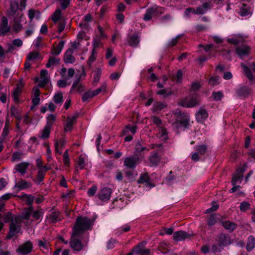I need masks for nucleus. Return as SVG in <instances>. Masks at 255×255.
Segmentation results:
<instances>
[{
  "instance_id": "28",
  "label": "nucleus",
  "mask_w": 255,
  "mask_h": 255,
  "mask_svg": "<svg viewBox=\"0 0 255 255\" xmlns=\"http://www.w3.org/2000/svg\"><path fill=\"white\" fill-rule=\"evenodd\" d=\"M64 42L61 41L56 47H53L52 50V53L55 55H59L64 47Z\"/></svg>"
},
{
  "instance_id": "12",
  "label": "nucleus",
  "mask_w": 255,
  "mask_h": 255,
  "mask_svg": "<svg viewBox=\"0 0 255 255\" xmlns=\"http://www.w3.org/2000/svg\"><path fill=\"white\" fill-rule=\"evenodd\" d=\"M23 16L22 13H17L14 19V23L12 26V28L17 32L20 31L23 27L22 25L20 23V22L22 21L21 19Z\"/></svg>"
},
{
  "instance_id": "49",
  "label": "nucleus",
  "mask_w": 255,
  "mask_h": 255,
  "mask_svg": "<svg viewBox=\"0 0 255 255\" xmlns=\"http://www.w3.org/2000/svg\"><path fill=\"white\" fill-rule=\"evenodd\" d=\"M55 121V116L51 114L47 117V123L46 126L51 128Z\"/></svg>"
},
{
  "instance_id": "11",
  "label": "nucleus",
  "mask_w": 255,
  "mask_h": 255,
  "mask_svg": "<svg viewBox=\"0 0 255 255\" xmlns=\"http://www.w3.org/2000/svg\"><path fill=\"white\" fill-rule=\"evenodd\" d=\"M40 79L39 87H43L49 82L50 79L47 70H42L40 71Z\"/></svg>"
},
{
  "instance_id": "59",
  "label": "nucleus",
  "mask_w": 255,
  "mask_h": 255,
  "mask_svg": "<svg viewBox=\"0 0 255 255\" xmlns=\"http://www.w3.org/2000/svg\"><path fill=\"white\" fill-rule=\"evenodd\" d=\"M3 221L5 223L9 222L10 221L12 222L13 221H14V219H12V214L10 213H7L5 214L3 216ZM12 222H11V223Z\"/></svg>"
},
{
  "instance_id": "39",
  "label": "nucleus",
  "mask_w": 255,
  "mask_h": 255,
  "mask_svg": "<svg viewBox=\"0 0 255 255\" xmlns=\"http://www.w3.org/2000/svg\"><path fill=\"white\" fill-rule=\"evenodd\" d=\"M61 11L59 8L57 9L51 15V19L54 23L57 22L61 18Z\"/></svg>"
},
{
  "instance_id": "41",
  "label": "nucleus",
  "mask_w": 255,
  "mask_h": 255,
  "mask_svg": "<svg viewBox=\"0 0 255 255\" xmlns=\"http://www.w3.org/2000/svg\"><path fill=\"white\" fill-rule=\"evenodd\" d=\"M32 217L35 220H41L43 217V212L42 210L32 211Z\"/></svg>"
},
{
  "instance_id": "57",
  "label": "nucleus",
  "mask_w": 255,
  "mask_h": 255,
  "mask_svg": "<svg viewBox=\"0 0 255 255\" xmlns=\"http://www.w3.org/2000/svg\"><path fill=\"white\" fill-rule=\"evenodd\" d=\"M212 96L215 100L220 101L223 97V95L221 92L219 91L217 92H214L212 94Z\"/></svg>"
},
{
  "instance_id": "56",
  "label": "nucleus",
  "mask_w": 255,
  "mask_h": 255,
  "mask_svg": "<svg viewBox=\"0 0 255 255\" xmlns=\"http://www.w3.org/2000/svg\"><path fill=\"white\" fill-rule=\"evenodd\" d=\"M78 165L80 169H82L85 166V161L83 157L81 156H79L78 162Z\"/></svg>"
},
{
  "instance_id": "16",
  "label": "nucleus",
  "mask_w": 255,
  "mask_h": 255,
  "mask_svg": "<svg viewBox=\"0 0 255 255\" xmlns=\"http://www.w3.org/2000/svg\"><path fill=\"white\" fill-rule=\"evenodd\" d=\"M31 187V184L30 182L21 179L18 182L15 183L13 188L17 189L18 190H21Z\"/></svg>"
},
{
  "instance_id": "25",
  "label": "nucleus",
  "mask_w": 255,
  "mask_h": 255,
  "mask_svg": "<svg viewBox=\"0 0 255 255\" xmlns=\"http://www.w3.org/2000/svg\"><path fill=\"white\" fill-rule=\"evenodd\" d=\"M18 197L30 206H31L34 200V197L32 195L26 194L18 196Z\"/></svg>"
},
{
  "instance_id": "30",
  "label": "nucleus",
  "mask_w": 255,
  "mask_h": 255,
  "mask_svg": "<svg viewBox=\"0 0 255 255\" xmlns=\"http://www.w3.org/2000/svg\"><path fill=\"white\" fill-rule=\"evenodd\" d=\"M255 246V238L253 236H250L248 238L247 249L250 251L254 249Z\"/></svg>"
},
{
  "instance_id": "6",
  "label": "nucleus",
  "mask_w": 255,
  "mask_h": 255,
  "mask_svg": "<svg viewBox=\"0 0 255 255\" xmlns=\"http://www.w3.org/2000/svg\"><path fill=\"white\" fill-rule=\"evenodd\" d=\"M251 50V47L247 45H242L237 47L236 48L237 54L241 58L248 56L250 53Z\"/></svg>"
},
{
  "instance_id": "55",
  "label": "nucleus",
  "mask_w": 255,
  "mask_h": 255,
  "mask_svg": "<svg viewBox=\"0 0 255 255\" xmlns=\"http://www.w3.org/2000/svg\"><path fill=\"white\" fill-rule=\"evenodd\" d=\"M135 149V151L136 152H139L141 151H143L144 150H146V151L149 150L148 148H147L145 147L142 146L140 143H137L136 144Z\"/></svg>"
},
{
  "instance_id": "23",
  "label": "nucleus",
  "mask_w": 255,
  "mask_h": 255,
  "mask_svg": "<svg viewBox=\"0 0 255 255\" xmlns=\"http://www.w3.org/2000/svg\"><path fill=\"white\" fill-rule=\"evenodd\" d=\"M210 4L208 3L205 2L202 5L200 6L195 9V14H203L205 13L207 9L209 8Z\"/></svg>"
},
{
  "instance_id": "63",
  "label": "nucleus",
  "mask_w": 255,
  "mask_h": 255,
  "mask_svg": "<svg viewBox=\"0 0 255 255\" xmlns=\"http://www.w3.org/2000/svg\"><path fill=\"white\" fill-rule=\"evenodd\" d=\"M21 155L19 152H14L11 157V161L13 162L17 161L20 160Z\"/></svg>"
},
{
  "instance_id": "50",
  "label": "nucleus",
  "mask_w": 255,
  "mask_h": 255,
  "mask_svg": "<svg viewBox=\"0 0 255 255\" xmlns=\"http://www.w3.org/2000/svg\"><path fill=\"white\" fill-rule=\"evenodd\" d=\"M39 54L37 52H30L27 56L28 61H33L38 58Z\"/></svg>"
},
{
  "instance_id": "60",
  "label": "nucleus",
  "mask_w": 255,
  "mask_h": 255,
  "mask_svg": "<svg viewBox=\"0 0 255 255\" xmlns=\"http://www.w3.org/2000/svg\"><path fill=\"white\" fill-rule=\"evenodd\" d=\"M195 9L192 7L187 8L184 11V16L186 17H190V13H192L195 14Z\"/></svg>"
},
{
  "instance_id": "36",
  "label": "nucleus",
  "mask_w": 255,
  "mask_h": 255,
  "mask_svg": "<svg viewBox=\"0 0 255 255\" xmlns=\"http://www.w3.org/2000/svg\"><path fill=\"white\" fill-rule=\"evenodd\" d=\"M97 55V52L95 49H92V53L89 56L88 61L87 64L91 66L93 63L95 61Z\"/></svg>"
},
{
  "instance_id": "2",
  "label": "nucleus",
  "mask_w": 255,
  "mask_h": 255,
  "mask_svg": "<svg viewBox=\"0 0 255 255\" xmlns=\"http://www.w3.org/2000/svg\"><path fill=\"white\" fill-rule=\"evenodd\" d=\"M94 221L86 217H78L73 227V235L79 236L83 232L91 229Z\"/></svg>"
},
{
  "instance_id": "27",
  "label": "nucleus",
  "mask_w": 255,
  "mask_h": 255,
  "mask_svg": "<svg viewBox=\"0 0 255 255\" xmlns=\"http://www.w3.org/2000/svg\"><path fill=\"white\" fill-rule=\"evenodd\" d=\"M65 144V141L64 139H60L59 140H57L55 143V152L56 153H59V154H61L62 147L64 146Z\"/></svg>"
},
{
  "instance_id": "54",
  "label": "nucleus",
  "mask_w": 255,
  "mask_h": 255,
  "mask_svg": "<svg viewBox=\"0 0 255 255\" xmlns=\"http://www.w3.org/2000/svg\"><path fill=\"white\" fill-rule=\"evenodd\" d=\"M240 13L241 16H246L251 15L252 11L250 10H248L245 7H242L240 9Z\"/></svg>"
},
{
  "instance_id": "5",
  "label": "nucleus",
  "mask_w": 255,
  "mask_h": 255,
  "mask_svg": "<svg viewBox=\"0 0 255 255\" xmlns=\"http://www.w3.org/2000/svg\"><path fill=\"white\" fill-rule=\"evenodd\" d=\"M33 249V245L31 242L27 241L22 244L17 249L16 252L23 255H25L30 253Z\"/></svg>"
},
{
  "instance_id": "43",
  "label": "nucleus",
  "mask_w": 255,
  "mask_h": 255,
  "mask_svg": "<svg viewBox=\"0 0 255 255\" xmlns=\"http://www.w3.org/2000/svg\"><path fill=\"white\" fill-rule=\"evenodd\" d=\"M9 120L7 119L5 122V126L3 129V131L2 133V136L0 138H3L4 140H5V137L7 135L9 132Z\"/></svg>"
},
{
  "instance_id": "26",
  "label": "nucleus",
  "mask_w": 255,
  "mask_h": 255,
  "mask_svg": "<svg viewBox=\"0 0 255 255\" xmlns=\"http://www.w3.org/2000/svg\"><path fill=\"white\" fill-rule=\"evenodd\" d=\"M157 10V8L153 7L146 10V13L143 17V19L145 21L149 20L151 19L153 14Z\"/></svg>"
},
{
  "instance_id": "7",
  "label": "nucleus",
  "mask_w": 255,
  "mask_h": 255,
  "mask_svg": "<svg viewBox=\"0 0 255 255\" xmlns=\"http://www.w3.org/2000/svg\"><path fill=\"white\" fill-rule=\"evenodd\" d=\"M246 168V165H244L243 166L237 169L232 178L233 184H235V183H237L239 181L240 182H241L243 177V173L245 171Z\"/></svg>"
},
{
  "instance_id": "47",
  "label": "nucleus",
  "mask_w": 255,
  "mask_h": 255,
  "mask_svg": "<svg viewBox=\"0 0 255 255\" xmlns=\"http://www.w3.org/2000/svg\"><path fill=\"white\" fill-rule=\"evenodd\" d=\"M250 204L247 201H243L241 203L240 209L242 212H246L250 208Z\"/></svg>"
},
{
  "instance_id": "45",
  "label": "nucleus",
  "mask_w": 255,
  "mask_h": 255,
  "mask_svg": "<svg viewBox=\"0 0 255 255\" xmlns=\"http://www.w3.org/2000/svg\"><path fill=\"white\" fill-rule=\"evenodd\" d=\"M59 59L58 58L54 57H51L49 58L48 63L46 64V67L49 68L52 66L57 64L59 63Z\"/></svg>"
},
{
  "instance_id": "9",
  "label": "nucleus",
  "mask_w": 255,
  "mask_h": 255,
  "mask_svg": "<svg viewBox=\"0 0 255 255\" xmlns=\"http://www.w3.org/2000/svg\"><path fill=\"white\" fill-rule=\"evenodd\" d=\"M112 189L110 188L104 187L98 194L99 198L102 201H106L110 199Z\"/></svg>"
},
{
  "instance_id": "33",
  "label": "nucleus",
  "mask_w": 255,
  "mask_h": 255,
  "mask_svg": "<svg viewBox=\"0 0 255 255\" xmlns=\"http://www.w3.org/2000/svg\"><path fill=\"white\" fill-rule=\"evenodd\" d=\"M53 100L55 104L61 105L63 102V94L61 92L56 93L53 98Z\"/></svg>"
},
{
  "instance_id": "18",
  "label": "nucleus",
  "mask_w": 255,
  "mask_h": 255,
  "mask_svg": "<svg viewBox=\"0 0 255 255\" xmlns=\"http://www.w3.org/2000/svg\"><path fill=\"white\" fill-rule=\"evenodd\" d=\"M73 50L69 48L66 50L64 56V61L66 63H73L75 61V58L72 55Z\"/></svg>"
},
{
  "instance_id": "64",
  "label": "nucleus",
  "mask_w": 255,
  "mask_h": 255,
  "mask_svg": "<svg viewBox=\"0 0 255 255\" xmlns=\"http://www.w3.org/2000/svg\"><path fill=\"white\" fill-rule=\"evenodd\" d=\"M97 190V188L95 186H93L91 187H90L88 190V194L89 196H94Z\"/></svg>"
},
{
  "instance_id": "37",
  "label": "nucleus",
  "mask_w": 255,
  "mask_h": 255,
  "mask_svg": "<svg viewBox=\"0 0 255 255\" xmlns=\"http://www.w3.org/2000/svg\"><path fill=\"white\" fill-rule=\"evenodd\" d=\"M28 16L30 20L34 17L39 19L40 17V13L38 11L30 9L28 10Z\"/></svg>"
},
{
  "instance_id": "34",
  "label": "nucleus",
  "mask_w": 255,
  "mask_h": 255,
  "mask_svg": "<svg viewBox=\"0 0 255 255\" xmlns=\"http://www.w3.org/2000/svg\"><path fill=\"white\" fill-rule=\"evenodd\" d=\"M241 66L243 68L244 71L249 80H254V76L251 70L243 63H241Z\"/></svg>"
},
{
  "instance_id": "14",
  "label": "nucleus",
  "mask_w": 255,
  "mask_h": 255,
  "mask_svg": "<svg viewBox=\"0 0 255 255\" xmlns=\"http://www.w3.org/2000/svg\"><path fill=\"white\" fill-rule=\"evenodd\" d=\"M29 165V163L28 162H21L15 166L14 170H15V172H17L21 175H24L25 174L26 169Z\"/></svg>"
},
{
  "instance_id": "24",
  "label": "nucleus",
  "mask_w": 255,
  "mask_h": 255,
  "mask_svg": "<svg viewBox=\"0 0 255 255\" xmlns=\"http://www.w3.org/2000/svg\"><path fill=\"white\" fill-rule=\"evenodd\" d=\"M167 105L164 102H155L153 105L152 111L153 113H155L162 109L165 108Z\"/></svg>"
},
{
  "instance_id": "32",
  "label": "nucleus",
  "mask_w": 255,
  "mask_h": 255,
  "mask_svg": "<svg viewBox=\"0 0 255 255\" xmlns=\"http://www.w3.org/2000/svg\"><path fill=\"white\" fill-rule=\"evenodd\" d=\"M139 42V39L137 35L133 34L131 35L128 40V44L132 47H136Z\"/></svg>"
},
{
  "instance_id": "17",
  "label": "nucleus",
  "mask_w": 255,
  "mask_h": 255,
  "mask_svg": "<svg viewBox=\"0 0 255 255\" xmlns=\"http://www.w3.org/2000/svg\"><path fill=\"white\" fill-rule=\"evenodd\" d=\"M208 117L207 111L203 109H200L196 114V118L198 122H203Z\"/></svg>"
},
{
  "instance_id": "4",
  "label": "nucleus",
  "mask_w": 255,
  "mask_h": 255,
  "mask_svg": "<svg viewBox=\"0 0 255 255\" xmlns=\"http://www.w3.org/2000/svg\"><path fill=\"white\" fill-rule=\"evenodd\" d=\"M200 101L197 96L188 97L183 99L180 105L185 108H192L199 104Z\"/></svg>"
},
{
  "instance_id": "20",
  "label": "nucleus",
  "mask_w": 255,
  "mask_h": 255,
  "mask_svg": "<svg viewBox=\"0 0 255 255\" xmlns=\"http://www.w3.org/2000/svg\"><path fill=\"white\" fill-rule=\"evenodd\" d=\"M143 245L139 244L138 246L133 249V252L138 255H150V251L149 249H143Z\"/></svg>"
},
{
  "instance_id": "15",
  "label": "nucleus",
  "mask_w": 255,
  "mask_h": 255,
  "mask_svg": "<svg viewBox=\"0 0 255 255\" xmlns=\"http://www.w3.org/2000/svg\"><path fill=\"white\" fill-rule=\"evenodd\" d=\"M77 116L75 115L72 117L67 118L65 125H64V131L67 132L70 131L72 129L73 124L76 122Z\"/></svg>"
},
{
  "instance_id": "8",
  "label": "nucleus",
  "mask_w": 255,
  "mask_h": 255,
  "mask_svg": "<svg viewBox=\"0 0 255 255\" xmlns=\"http://www.w3.org/2000/svg\"><path fill=\"white\" fill-rule=\"evenodd\" d=\"M246 168V165H244L243 166L237 169L232 178L233 184H235V183H237L239 181L240 182H241L243 177V173L245 171Z\"/></svg>"
},
{
  "instance_id": "3",
  "label": "nucleus",
  "mask_w": 255,
  "mask_h": 255,
  "mask_svg": "<svg viewBox=\"0 0 255 255\" xmlns=\"http://www.w3.org/2000/svg\"><path fill=\"white\" fill-rule=\"evenodd\" d=\"M190 126V118L188 116H180L173 124V126L177 129H185Z\"/></svg>"
},
{
  "instance_id": "10",
  "label": "nucleus",
  "mask_w": 255,
  "mask_h": 255,
  "mask_svg": "<svg viewBox=\"0 0 255 255\" xmlns=\"http://www.w3.org/2000/svg\"><path fill=\"white\" fill-rule=\"evenodd\" d=\"M139 159V157L136 155L127 157L125 159L124 165L128 168H133L135 166Z\"/></svg>"
},
{
  "instance_id": "58",
  "label": "nucleus",
  "mask_w": 255,
  "mask_h": 255,
  "mask_svg": "<svg viewBox=\"0 0 255 255\" xmlns=\"http://www.w3.org/2000/svg\"><path fill=\"white\" fill-rule=\"evenodd\" d=\"M196 149L198 151V153L200 154H203L206 151L207 147L205 145H201L196 146Z\"/></svg>"
},
{
  "instance_id": "1",
  "label": "nucleus",
  "mask_w": 255,
  "mask_h": 255,
  "mask_svg": "<svg viewBox=\"0 0 255 255\" xmlns=\"http://www.w3.org/2000/svg\"><path fill=\"white\" fill-rule=\"evenodd\" d=\"M33 208L32 206L28 208H25L22 213L21 216H16L14 218V221L10 223L9 233L6 237L7 239H10L16 234L20 232L21 230V226L20 224L22 222V219L28 220L32 214Z\"/></svg>"
},
{
  "instance_id": "38",
  "label": "nucleus",
  "mask_w": 255,
  "mask_h": 255,
  "mask_svg": "<svg viewBox=\"0 0 255 255\" xmlns=\"http://www.w3.org/2000/svg\"><path fill=\"white\" fill-rule=\"evenodd\" d=\"M160 161V157L156 153L152 154L150 157V162L152 165H157Z\"/></svg>"
},
{
  "instance_id": "62",
  "label": "nucleus",
  "mask_w": 255,
  "mask_h": 255,
  "mask_svg": "<svg viewBox=\"0 0 255 255\" xmlns=\"http://www.w3.org/2000/svg\"><path fill=\"white\" fill-rule=\"evenodd\" d=\"M219 77L218 76L212 77L209 83L212 86H215L219 83Z\"/></svg>"
},
{
  "instance_id": "46",
  "label": "nucleus",
  "mask_w": 255,
  "mask_h": 255,
  "mask_svg": "<svg viewBox=\"0 0 255 255\" xmlns=\"http://www.w3.org/2000/svg\"><path fill=\"white\" fill-rule=\"evenodd\" d=\"M51 128H49L47 126H45L42 132V134L40 136L42 138H47L49 136V133L50 132Z\"/></svg>"
},
{
  "instance_id": "35",
  "label": "nucleus",
  "mask_w": 255,
  "mask_h": 255,
  "mask_svg": "<svg viewBox=\"0 0 255 255\" xmlns=\"http://www.w3.org/2000/svg\"><path fill=\"white\" fill-rule=\"evenodd\" d=\"M230 242L228 238L223 234L220 235L219 237V246L223 247L228 245Z\"/></svg>"
},
{
  "instance_id": "13",
  "label": "nucleus",
  "mask_w": 255,
  "mask_h": 255,
  "mask_svg": "<svg viewBox=\"0 0 255 255\" xmlns=\"http://www.w3.org/2000/svg\"><path fill=\"white\" fill-rule=\"evenodd\" d=\"M74 236H76L74 235L73 233L71 236V239L70 243V247L74 250L76 251H79L83 249V246L82 245L81 242L79 240L74 238Z\"/></svg>"
},
{
  "instance_id": "61",
  "label": "nucleus",
  "mask_w": 255,
  "mask_h": 255,
  "mask_svg": "<svg viewBox=\"0 0 255 255\" xmlns=\"http://www.w3.org/2000/svg\"><path fill=\"white\" fill-rule=\"evenodd\" d=\"M106 87H107L106 85V84H103L100 87L98 88L96 90L92 91L94 96L98 95L102 91L105 90L106 89Z\"/></svg>"
},
{
  "instance_id": "31",
  "label": "nucleus",
  "mask_w": 255,
  "mask_h": 255,
  "mask_svg": "<svg viewBox=\"0 0 255 255\" xmlns=\"http://www.w3.org/2000/svg\"><path fill=\"white\" fill-rule=\"evenodd\" d=\"M227 41L234 45H238L239 43L242 42L243 38L239 35L234 36L227 39Z\"/></svg>"
},
{
  "instance_id": "40",
  "label": "nucleus",
  "mask_w": 255,
  "mask_h": 255,
  "mask_svg": "<svg viewBox=\"0 0 255 255\" xmlns=\"http://www.w3.org/2000/svg\"><path fill=\"white\" fill-rule=\"evenodd\" d=\"M102 74V70L100 68H97L95 70L93 79V84H97L100 80V77Z\"/></svg>"
},
{
  "instance_id": "44",
  "label": "nucleus",
  "mask_w": 255,
  "mask_h": 255,
  "mask_svg": "<svg viewBox=\"0 0 255 255\" xmlns=\"http://www.w3.org/2000/svg\"><path fill=\"white\" fill-rule=\"evenodd\" d=\"M151 120L152 123L158 128L163 126L161 120L158 117L155 116H151Z\"/></svg>"
},
{
  "instance_id": "21",
  "label": "nucleus",
  "mask_w": 255,
  "mask_h": 255,
  "mask_svg": "<svg viewBox=\"0 0 255 255\" xmlns=\"http://www.w3.org/2000/svg\"><path fill=\"white\" fill-rule=\"evenodd\" d=\"M9 30V27L8 25V21L6 17H3L2 19L1 25L0 26V34L3 35L6 34Z\"/></svg>"
},
{
  "instance_id": "19",
  "label": "nucleus",
  "mask_w": 255,
  "mask_h": 255,
  "mask_svg": "<svg viewBox=\"0 0 255 255\" xmlns=\"http://www.w3.org/2000/svg\"><path fill=\"white\" fill-rule=\"evenodd\" d=\"M189 237L188 234L182 231H177L173 234V239L175 241H181Z\"/></svg>"
},
{
  "instance_id": "48",
  "label": "nucleus",
  "mask_w": 255,
  "mask_h": 255,
  "mask_svg": "<svg viewBox=\"0 0 255 255\" xmlns=\"http://www.w3.org/2000/svg\"><path fill=\"white\" fill-rule=\"evenodd\" d=\"M94 96V95L93 94L92 91L90 90L83 94V95L82 96V99L83 102H86L89 99L93 98Z\"/></svg>"
},
{
  "instance_id": "52",
  "label": "nucleus",
  "mask_w": 255,
  "mask_h": 255,
  "mask_svg": "<svg viewBox=\"0 0 255 255\" xmlns=\"http://www.w3.org/2000/svg\"><path fill=\"white\" fill-rule=\"evenodd\" d=\"M101 44L100 38L98 36L94 37L92 43L93 49L96 50V49L100 46Z\"/></svg>"
},
{
  "instance_id": "53",
  "label": "nucleus",
  "mask_w": 255,
  "mask_h": 255,
  "mask_svg": "<svg viewBox=\"0 0 255 255\" xmlns=\"http://www.w3.org/2000/svg\"><path fill=\"white\" fill-rule=\"evenodd\" d=\"M219 208V205L215 202H214L212 204V207L208 209H207L205 213H209L215 211L217 210Z\"/></svg>"
},
{
  "instance_id": "22",
  "label": "nucleus",
  "mask_w": 255,
  "mask_h": 255,
  "mask_svg": "<svg viewBox=\"0 0 255 255\" xmlns=\"http://www.w3.org/2000/svg\"><path fill=\"white\" fill-rule=\"evenodd\" d=\"M222 224L224 228L229 232L233 231L237 227L236 223L229 221L223 222Z\"/></svg>"
},
{
  "instance_id": "29",
  "label": "nucleus",
  "mask_w": 255,
  "mask_h": 255,
  "mask_svg": "<svg viewBox=\"0 0 255 255\" xmlns=\"http://www.w3.org/2000/svg\"><path fill=\"white\" fill-rule=\"evenodd\" d=\"M18 9V3L16 1H11L10 2V8L7 12L9 15H13L16 13Z\"/></svg>"
},
{
  "instance_id": "51",
  "label": "nucleus",
  "mask_w": 255,
  "mask_h": 255,
  "mask_svg": "<svg viewBox=\"0 0 255 255\" xmlns=\"http://www.w3.org/2000/svg\"><path fill=\"white\" fill-rule=\"evenodd\" d=\"M45 173L43 172L42 170H40V169H38L37 175L36 176V180L35 182L37 183H40L41 182L44 177Z\"/></svg>"
},
{
  "instance_id": "42",
  "label": "nucleus",
  "mask_w": 255,
  "mask_h": 255,
  "mask_svg": "<svg viewBox=\"0 0 255 255\" xmlns=\"http://www.w3.org/2000/svg\"><path fill=\"white\" fill-rule=\"evenodd\" d=\"M21 89H20V88L19 86H17L14 90H13V92L12 93V97L13 98V100L15 102H18L19 99L18 96L20 94Z\"/></svg>"
}]
</instances>
